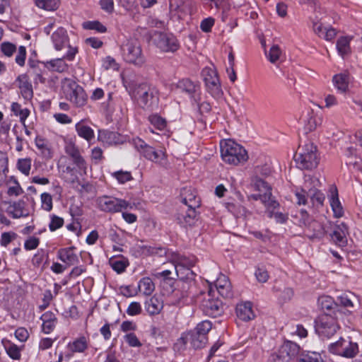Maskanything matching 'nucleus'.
Returning a JSON list of instances; mask_svg holds the SVG:
<instances>
[{
	"instance_id": "nucleus-1",
	"label": "nucleus",
	"mask_w": 362,
	"mask_h": 362,
	"mask_svg": "<svg viewBox=\"0 0 362 362\" xmlns=\"http://www.w3.org/2000/svg\"><path fill=\"white\" fill-rule=\"evenodd\" d=\"M131 96L139 107L146 110H153L158 105V90L146 83L134 86Z\"/></svg>"
},
{
	"instance_id": "nucleus-2",
	"label": "nucleus",
	"mask_w": 362,
	"mask_h": 362,
	"mask_svg": "<svg viewBox=\"0 0 362 362\" xmlns=\"http://www.w3.org/2000/svg\"><path fill=\"white\" fill-rule=\"evenodd\" d=\"M220 148L222 159L228 164L236 165L248 158L246 150L233 140L221 141Z\"/></svg>"
},
{
	"instance_id": "nucleus-3",
	"label": "nucleus",
	"mask_w": 362,
	"mask_h": 362,
	"mask_svg": "<svg viewBox=\"0 0 362 362\" xmlns=\"http://www.w3.org/2000/svg\"><path fill=\"white\" fill-rule=\"evenodd\" d=\"M297 167L302 170H312L319 163V157L316 146L312 143L305 144L300 147L294 156Z\"/></svg>"
},
{
	"instance_id": "nucleus-4",
	"label": "nucleus",
	"mask_w": 362,
	"mask_h": 362,
	"mask_svg": "<svg viewBox=\"0 0 362 362\" xmlns=\"http://www.w3.org/2000/svg\"><path fill=\"white\" fill-rule=\"evenodd\" d=\"M133 145L146 159L163 167L168 164V156L163 149H156L139 138L133 139Z\"/></svg>"
},
{
	"instance_id": "nucleus-5",
	"label": "nucleus",
	"mask_w": 362,
	"mask_h": 362,
	"mask_svg": "<svg viewBox=\"0 0 362 362\" xmlns=\"http://www.w3.org/2000/svg\"><path fill=\"white\" fill-rule=\"evenodd\" d=\"M121 50L123 59L127 63L137 66H141L145 64L146 57L140 42L136 40H129L123 43Z\"/></svg>"
},
{
	"instance_id": "nucleus-6",
	"label": "nucleus",
	"mask_w": 362,
	"mask_h": 362,
	"mask_svg": "<svg viewBox=\"0 0 362 362\" xmlns=\"http://www.w3.org/2000/svg\"><path fill=\"white\" fill-rule=\"evenodd\" d=\"M339 328L337 318L331 315L322 314L315 320V332L322 337L330 338Z\"/></svg>"
},
{
	"instance_id": "nucleus-7",
	"label": "nucleus",
	"mask_w": 362,
	"mask_h": 362,
	"mask_svg": "<svg viewBox=\"0 0 362 362\" xmlns=\"http://www.w3.org/2000/svg\"><path fill=\"white\" fill-rule=\"evenodd\" d=\"M255 188L258 193L250 195L249 199L260 200L268 209H275L278 207L279 203L272 197V189L267 182L262 179H257Z\"/></svg>"
},
{
	"instance_id": "nucleus-8",
	"label": "nucleus",
	"mask_w": 362,
	"mask_h": 362,
	"mask_svg": "<svg viewBox=\"0 0 362 362\" xmlns=\"http://www.w3.org/2000/svg\"><path fill=\"white\" fill-rule=\"evenodd\" d=\"M97 204L101 211L110 213L119 212L128 208L132 209V204L126 200L107 196L98 197Z\"/></svg>"
},
{
	"instance_id": "nucleus-9",
	"label": "nucleus",
	"mask_w": 362,
	"mask_h": 362,
	"mask_svg": "<svg viewBox=\"0 0 362 362\" xmlns=\"http://www.w3.org/2000/svg\"><path fill=\"white\" fill-rule=\"evenodd\" d=\"M213 293V289L210 288L206 293H204L201 308L206 315L216 317L222 313L223 305L219 299L214 297Z\"/></svg>"
},
{
	"instance_id": "nucleus-10",
	"label": "nucleus",
	"mask_w": 362,
	"mask_h": 362,
	"mask_svg": "<svg viewBox=\"0 0 362 362\" xmlns=\"http://www.w3.org/2000/svg\"><path fill=\"white\" fill-rule=\"evenodd\" d=\"M202 75L207 91L212 97L220 98L223 91L216 71L211 68H205L202 71Z\"/></svg>"
},
{
	"instance_id": "nucleus-11",
	"label": "nucleus",
	"mask_w": 362,
	"mask_h": 362,
	"mask_svg": "<svg viewBox=\"0 0 362 362\" xmlns=\"http://www.w3.org/2000/svg\"><path fill=\"white\" fill-rule=\"evenodd\" d=\"M77 52L78 49L76 47H69L66 54L63 57L47 61L45 63V66L51 71L66 72L69 69V66L64 60L72 61Z\"/></svg>"
},
{
	"instance_id": "nucleus-12",
	"label": "nucleus",
	"mask_w": 362,
	"mask_h": 362,
	"mask_svg": "<svg viewBox=\"0 0 362 362\" xmlns=\"http://www.w3.org/2000/svg\"><path fill=\"white\" fill-rule=\"evenodd\" d=\"M329 351L334 354L344 357H354L358 351V345L342 338L329 345Z\"/></svg>"
},
{
	"instance_id": "nucleus-13",
	"label": "nucleus",
	"mask_w": 362,
	"mask_h": 362,
	"mask_svg": "<svg viewBox=\"0 0 362 362\" xmlns=\"http://www.w3.org/2000/svg\"><path fill=\"white\" fill-rule=\"evenodd\" d=\"M156 45L163 52H175L180 45L175 37L169 33H156L153 37Z\"/></svg>"
},
{
	"instance_id": "nucleus-14",
	"label": "nucleus",
	"mask_w": 362,
	"mask_h": 362,
	"mask_svg": "<svg viewBox=\"0 0 362 362\" xmlns=\"http://www.w3.org/2000/svg\"><path fill=\"white\" fill-rule=\"evenodd\" d=\"M172 89L187 93L194 102H198L199 100V84L189 78L180 80L177 83L172 85Z\"/></svg>"
},
{
	"instance_id": "nucleus-15",
	"label": "nucleus",
	"mask_w": 362,
	"mask_h": 362,
	"mask_svg": "<svg viewBox=\"0 0 362 362\" xmlns=\"http://www.w3.org/2000/svg\"><path fill=\"white\" fill-rule=\"evenodd\" d=\"M173 269L175 271V276H177L180 280L183 281L182 285L183 291L181 294V298L184 299L188 296V291L189 290L192 284L191 280L193 279L194 274L191 270V268L182 265L174 264H173Z\"/></svg>"
},
{
	"instance_id": "nucleus-16",
	"label": "nucleus",
	"mask_w": 362,
	"mask_h": 362,
	"mask_svg": "<svg viewBox=\"0 0 362 362\" xmlns=\"http://www.w3.org/2000/svg\"><path fill=\"white\" fill-rule=\"evenodd\" d=\"M320 180L310 175L304 177V183L301 188L297 189L295 192L296 203L298 205L306 204L308 202V191L310 189V185L320 186Z\"/></svg>"
},
{
	"instance_id": "nucleus-17",
	"label": "nucleus",
	"mask_w": 362,
	"mask_h": 362,
	"mask_svg": "<svg viewBox=\"0 0 362 362\" xmlns=\"http://www.w3.org/2000/svg\"><path fill=\"white\" fill-rule=\"evenodd\" d=\"M301 119L303 123L304 132L306 134L315 130L317 127L321 125L322 122L321 115L310 110H308L302 116Z\"/></svg>"
},
{
	"instance_id": "nucleus-18",
	"label": "nucleus",
	"mask_w": 362,
	"mask_h": 362,
	"mask_svg": "<svg viewBox=\"0 0 362 362\" xmlns=\"http://www.w3.org/2000/svg\"><path fill=\"white\" fill-rule=\"evenodd\" d=\"M348 228L344 223H337L330 234L332 240L339 247H344L347 244Z\"/></svg>"
},
{
	"instance_id": "nucleus-19",
	"label": "nucleus",
	"mask_w": 362,
	"mask_h": 362,
	"mask_svg": "<svg viewBox=\"0 0 362 362\" xmlns=\"http://www.w3.org/2000/svg\"><path fill=\"white\" fill-rule=\"evenodd\" d=\"M70 88L69 92L66 93V98L77 107L83 106L87 100V96L83 89L79 86H74Z\"/></svg>"
},
{
	"instance_id": "nucleus-20",
	"label": "nucleus",
	"mask_w": 362,
	"mask_h": 362,
	"mask_svg": "<svg viewBox=\"0 0 362 362\" xmlns=\"http://www.w3.org/2000/svg\"><path fill=\"white\" fill-rule=\"evenodd\" d=\"M16 84L19 88L22 96L26 99H31L33 96L32 83L26 74L18 76L16 80Z\"/></svg>"
},
{
	"instance_id": "nucleus-21",
	"label": "nucleus",
	"mask_w": 362,
	"mask_h": 362,
	"mask_svg": "<svg viewBox=\"0 0 362 362\" xmlns=\"http://www.w3.org/2000/svg\"><path fill=\"white\" fill-rule=\"evenodd\" d=\"M98 139L109 146L124 143L125 138L117 132L107 130L99 131Z\"/></svg>"
},
{
	"instance_id": "nucleus-22",
	"label": "nucleus",
	"mask_w": 362,
	"mask_h": 362,
	"mask_svg": "<svg viewBox=\"0 0 362 362\" xmlns=\"http://www.w3.org/2000/svg\"><path fill=\"white\" fill-rule=\"evenodd\" d=\"M195 209L182 208L177 214L176 219L181 226L187 227L192 226L195 222Z\"/></svg>"
},
{
	"instance_id": "nucleus-23",
	"label": "nucleus",
	"mask_w": 362,
	"mask_h": 362,
	"mask_svg": "<svg viewBox=\"0 0 362 362\" xmlns=\"http://www.w3.org/2000/svg\"><path fill=\"white\" fill-rule=\"evenodd\" d=\"M237 317L242 321H250L255 317L250 302H242L236 305L235 309Z\"/></svg>"
},
{
	"instance_id": "nucleus-24",
	"label": "nucleus",
	"mask_w": 362,
	"mask_h": 362,
	"mask_svg": "<svg viewBox=\"0 0 362 362\" xmlns=\"http://www.w3.org/2000/svg\"><path fill=\"white\" fill-rule=\"evenodd\" d=\"M216 289L223 298H230L233 296L231 285L228 277L221 274L215 281Z\"/></svg>"
},
{
	"instance_id": "nucleus-25",
	"label": "nucleus",
	"mask_w": 362,
	"mask_h": 362,
	"mask_svg": "<svg viewBox=\"0 0 362 362\" xmlns=\"http://www.w3.org/2000/svg\"><path fill=\"white\" fill-rule=\"evenodd\" d=\"M35 144L39 151L40 155L43 158L48 160L52 158V146L47 139L40 136H37L35 139Z\"/></svg>"
},
{
	"instance_id": "nucleus-26",
	"label": "nucleus",
	"mask_w": 362,
	"mask_h": 362,
	"mask_svg": "<svg viewBox=\"0 0 362 362\" xmlns=\"http://www.w3.org/2000/svg\"><path fill=\"white\" fill-rule=\"evenodd\" d=\"M52 40L57 50H61L66 47H71L66 31L59 28L52 35Z\"/></svg>"
},
{
	"instance_id": "nucleus-27",
	"label": "nucleus",
	"mask_w": 362,
	"mask_h": 362,
	"mask_svg": "<svg viewBox=\"0 0 362 362\" xmlns=\"http://www.w3.org/2000/svg\"><path fill=\"white\" fill-rule=\"evenodd\" d=\"M185 342L189 341L192 346L194 349H201L204 347L207 342V336H204L195 333L194 331L187 333L185 337L180 339Z\"/></svg>"
},
{
	"instance_id": "nucleus-28",
	"label": "nucleus",
	"mask_w": 362,
	"mask_h": 362,
	"mask_svg": "<svg viewBox=\"0 0 362 362\" xmlns=\"http://www.w3.org/2000/svg\"><path fill=\"white\" fill-rule=\"evenodd\" d=\"M313 28L316 35L327 41L332 40L337 35L335 29L330 27H325L319 22L314 23Z\"/></svg>"
},
{
	"instance_id": "nucleus-29",
	"label": "nucleus",
	"mask_w": 362,
	"mask_h": 362,
	"mask_svg": "<svg viewBox=\"0 0 362 362\" xmlns=\"http://www.w3.org/2000/svg\"><path fill=\"white\" fill-rule=\"evenodd\" d=\"M42 321V329L45 334H49L53 331L57 323V318L52 312H45L40 317Z\"/></svg>"
},
{
	"instance_id": "nucleus-30",
	"label": "nucleus",
	"mask_w": 362,
	"mask_h": 362,
	"mask_svg": "<svg viewBox=\"0 0 362 362\" xmlns=\"http://www.w3.org/2000/svg\"><path fill=\"white\" fill-rule=\"evenodd\" d=\"M332 81L338 92L344 93L348 90L350 83V76L345 72L338 74L333 76Z\"/></svg>"
},
{
	"instance_id": "nucleus-31",
	"label": "nucleus",
	"mask_w": 362,
	"mask_h": 362,
	"mask_svg": "<svg viewBox=\"0 0 362 362\" xmlns=\"http://www.w3.org/2000/svg\"><path fill=\"white\" fill-rule=\"evenodd\" d=\"M8 213L14 218L26 217L29 215V211L25 208V203L23 201L11 204L8 209Z\"/></svg>"
},
{
	"instance_id": "nucleus-32",
	"label": "nucleus",
	"mask_w": 362,
	"mask_h": 362,
	"mask_svg": "<svg viewBox=\"0 0 362 362\" xmlns=\"http://www.w3.org/2000/svg\"><path fill=\"white\" fill-rule=\"evenodd\" d=\"M279 349L289 358L290 361L298 356L300 350V346L296 342H293L291 341H285Z\"/></svg>"
},
{
	"instance_id": "nucleus-33",
	"label": "nucleus",
	"mask_w": 362,
	"mask_h": 362,
	"mask_svg": "<svg viewBox=\"0 0 362 362\" xmlns=\"http://www.w3.org/2000/svg\"><path fill=\"white\" fill-rule=\"evenodd\" d=\"M163 301L156 296L151 297L145 303V308L151 315H158L163 309Z\"/></svg>"
},
{
	"instance_id": "nucleus-34",
	"label": "nucleus",
	"mask_w": 362,
	"mask_h": 362,
	"mask_svg": "<svg viewBox=\"0 0 362 362\" xmlns=\"http://www.w3.org/2000/svg\"><path fill=\"white\" fill-rule=\"evenodd\" d=\"M319 186L310 185V189L308 191V196L310 198L314 206H320L323 204L325 195L317 187Z\"/></svg>"
},
{
	"instance_id": "nucleus-35",
	"label": "nucleus",
	"mask_w": 362,
	"mask_h": 362,
	"mask_svg": "<svg viewBox=\"0 0 362 362\" xmlns=\"http://www.w3.org/2000/svg\"><path fill=\"white\" fill-rule=\"evenodd\" d=\"M329 202L334 216L337 218L341 217L344 214V211L342 206L339 200L338 192L336 188L332 191Z\"/></svg>"
},
{
	"instance_id": "nucleus-36",
	"label": "nucleus",
	"mask_w": 362,
	"mask_h": 362,
	"mask_svg": "<svg viewBox=\"0 0 362 362\" xmlns=\"http://www.w3.org/2000/svg\"><path fill=\"white\" fill-rule=\"evenodd\" d=\"M352 40L351 37H341L337 42V49L339 54L342 57L351 53L350 42Z\"/></svg>"
},
{
	"instance_id": "nucleus-37",
	"label": "nucleus",
	"mask_w": 362,
	"mask_h": 362,
	"mask_svg": "<svg viewBox=\"0 0 362 362\" xmlns=\"http://www.w3.org/2000/svg\"><path fill=\"white\" fill-rule=\"evenodd\" d=\"M59 259L63 262L73 265L78 262V257L71 248L62 249L58 252Z\"/></svg>"
},
{
	"instance_id": "nucleus-38",
	"label": "nucleus",
	"mask_w": 362,
	"mask_h": 362,
	"mask_svg": "<svg viewBox=\"0 0 362 362\" xmlns=\"http://www.w3.org/2000/svg\"><path fill=\"white\" fill-rule=\"evenodd\" d=\"M76 131L78 135L86 141H89L94 138V132L88 126L85 125L82 122H79L76 124Z\"/></svg>"
},
{
	"instance_id": "nucleus-39",
	"label": "nucleus",
	"mask_w": 362,
	"mask_h": 362,
	"mask_svg": "<svg viewBox=\"0 0 362 362\" xmlns=\"http://www.w3.org/2000/svg\"><path fill=\"white\" fill-rule=\"evenodd\" d=\"M138 288L144 295L150 296L155 289V285L151 279L144 277L139 281Z\"/></svg>"
},
{
	"instance_id": "nucleus-40",
	"label": "nucleus",
	"mask_w": 362,
	"mask_h": 362,
	"mask_svg": "<svg viewBox=\"0 0 362 362\" xmlns=\"http://www.w3.org/2000/svg\"><path fill=\"white\" fill-rule=\"evenodd\" d=\"M265 55L268 60L272 64H276L283 57L281 49L277 45H273L269 52L265 50Z\"/></svg>"
},
{
	"instance_id": "nucleus-41",
	"label": "nucleus",
	"mask_w": 362,
	"mask_h": 362,
	"mask_svg": "<svg viewBox=\"0 0 362 362\" xmlns=\"http://www.w3.org/2000/svg\"><path fill=\"white\" fill-rule=\"evenodd\" d=\"M4 348L8 355L13 360H19L21 356V349L17 345L7 341L4 344Z\"/></svg>"
},
{
	"instance_id": "nucleus-42",
	"label": "nucleus",
	"mask_w": 362,
	"mask_h": 362,
	"mask_svg": "<svg viewBox=\"0 0 362 362\" xmlns=\"http://www.w3.org/2000/svg\"><path fill=\"white\" fill-rule=\"evenodd\" d=\"M69 349L74 352H83L88 347L86 337H81L68 345Z\"/></svg>"
},
{
	"instance_id": "nucleus-43",
	"label": "nucleus",
	"mask_w": 362,
	"mask_h": 362,
	"mask_svg": "<svg viewBox=\"0 0 362 362\" xmlns=\"http://www.w3.org/2000/svg\"><path fill=\"white\" fill-rule=\"evenodd\" d=\"M35 5L47 11L56 10L59 5L58 0H35Z\"/></svg>"
},
{
	"instance_id": "nucleus-44",
	"label": "nucleus",
	"mask_w": 362,
	"mask_h": 362,
	"mask_svg": "<svg viewBox=\"0 0 362 362\" xmlns=\"http://www.w3.org/2000/svg\"><path fill=\"white\" fill-rule=\"evenodd\" d=\"M192 2L191 0H172L170 5L181 12L187 13L191 10Z\"/></svg>"
},
{
	"instance_id": "nucleus-45",
	"label": "nucleus",
	"mask_w": 362,
	"mask_h": 362,
	"mask_svg": "<svg viewBox=\"0 0 362 362\" xmlns=\"http://www.w3.org/2000/svg\"><path fill=\"white\" fill-rule=\"evenodd\" d=\"M11 110L15 115L18 116L21 122H24L29 115V110L26 108L22 109L20 104L13 103L11 105Z\"/></svg>"
},
{
	"instance_id": "nucleus-46",
	"label": "nucleus",
	"mask_w": 362,
	"mask_h": 362,
	"mask_svg": "<svg viewBox=\"0 0 362 362\" xmlns=\"http://www.w3.org/2000/svg\"><path fill=\"white\" fill-rule=\"evenodd\" d=\"M83 27L86 30H95L100 33H105L107 30L106 27L98 21L84 22Z\"/></svg>"
},
{
	"instance_id": "nucleus-47",
	"label": "nucleus",
	"mask_w": 362,
	"mask_h": 362,
	"mask_svg": "<svg viewBox=\"0 0 362 362\" xmlns=\"http://www.w3.org/2000/svg\"><path fill=\"white\" fill-rule=\"evenodd\" d=\"M150 123L158 130H163L166 127V121L164 118L158 115L149 116Z\"/></svg>"
},
{
	"instance_id": "nucleus-48",
	"label": "nucleus",
	"mask_w": 362,
	"mask_h": 362,
	"mask_svg": "<svg viewBox=\"0 0 362 362\" xmlns=\"http://www.w3.org/2000/svg\"><path fill=\"white\" fill-rule=\"evenodd\" d=\"M212 329V323L209 320H204L199 323L195 329V333L206 336L208 332Z\"/></svg>"
},
{
	"instance_id": "nucleus-49",
	"label": "nucleus",
	"mask_w": 362,
	"mask_h": 362,
	"mask_svg": "<svg viewBox=\"0 0 362 362\" xmlns=\"http://www.w3.org/2000/svg\"><path fill=\"white\" fill-rule=\"evenodd\" d=\"M112 175L120 184H124L133 179L129 171L118 170L113 173Z\"/></svg>"
},
{
	"instance_id": "nucleus-50",
	"label": "nucleus",
	"mask_w": 362,
	"mask_h": 362,
	"mask_svg": "<svg viewBox=\"0 0 362 362\" xmlns=\"http://www.w3.org/2000/svg\"><path fill=\"white\" fill-rule=\"evenodd\" d=\"M182 202L185 204V207L189 209H196L199 206V199H197L192 193H190L188 197L185 196L182 198Z\"/></svg>"
},
{
	"instance_id": "nucleus-51",
	"label": "nucleus",
	"mask_w": 362,
	"mask_h": 362,
	"mask_svg": "<svg viewBox=\"0 0 362 362\" xmlns=\"http://www.w3.org/2000/svg\"><path fill=\"white\" fill-rule=\"evenodd\" d=\"M18 169L25 175H28L31 169L30 158H21L17 163Z\"/></svg>"
},
{
	"instance_id": "nucleus-52",
	"label": "nucleus",
	"mask_w": 362,
	"mask_h": 362,
	"mask_svg": "<svg viewBox=\"0 0 362 362\" xmlns=\"http://www.w3.org/2000/svg\"><path fill=\"white\" fill-rule=\"evenodd\" d=\"M64 225V219L57 215H50V223H49V229L50 231H55L62 228Z\"/></svg>"
},
{
	"instance_id": "nucleus-53",
	"label": "nucleus",
	"mask_w": 362,
	"mask_h": 362,
	"mask_svg": "<svg viewBox=\"0 0 362 362\" xmlns=\"http://www.w3.org/2000/svg\"><path fill=\"white\" fill-rule=\"evenodd\" d=\"M317 303L322 310H331L334 305L332 298L328 296H322L318 298Z\"/></svg>"
},
{
	"instance_id": "nucleus-54",
	"label": "nucleus",
	"mask_w": 362,
	"mask_h": 362,
	"mask_svg": "<svg viewBox=\"0 0 362 362\" xmlns=\"http://www.w3.org/2000/svg\"><path fill=\"white\" fill-rule=\"evenodd\" d=\"M42 208L47 211H50L52 209V197L50 194L44 192L40 196Z\"/></svg>"
},
{
	"instance_id": "nucleus-55",
	"label": "nucleus",
	"mask_w": 362,
	"mask_h": 362,
	"mask_svg": "<svg viewBox=\"0 0 362 362\" xmlns=\"http://www.w3.org/2000/svg\"><path fill=\"white\" fill-rule=\"evenodd\" d=\"M124 339L129 346L140 347L142 345L138 337L133 332L124 335Z\"/></svg>"
},
{
	"instance_id": "nucleus-56",
	"label": "nucleus",
	"mask_w": 362,
	"mask_h": 362,
	"mask_svg": "<svg viewBox=\"0 0 362 362\" xmlns=\"http://www.w3.org/2000/svg\"><path fill=\"white\" fill-rule=\"evenodd\" d=\"M215 19L212 17H208L203 19L200 23V28L204 33H209L214 25Z\"/></svg>"
},
{
	"instance_id": "nucleus-57",
	"label": "nucleus",
	"mask_w": 362,
	"mask_h": 362,
	"mask_svg": "<svg viewBox=\"0 0 362 362\" xmlns=\"http://www.w3.org/2000/svg\"><path fill=\"white\" fill-rule=\"evenodd\" d=\"M23 192L20 185L16 181L11 182L7 193L9 196H18Z\"/></svg>"
},
{
	"instance_id": "nucleus-58",
	"label": "nucleus",
	"mask_w": 362,
	"mask_h": 362,
	"mask_svg": "<svg viewBox=\"0 0 362 362\" xmlns=\"http://www.w3.org/2000/svg\"><path fill=\"white\" fill-rule=\"evenodd\" d=\"M142 308L141 304L138 302H132L127 309V313L130 316L138 315L141 314Z\"/></svg>"
},
{
	"instance_id": "nucleus-59",
	"label": "nucleus",
	"mask_w": 362,
	"mask_h": 362,
	"mask_svg": "<svg viewBox=\"0 0 362 362\" xmlns=\"http://www.w3.org/2000/svg\"><path fill=\"white\" fill-rule=\"evenodd\" d=\"M270 362H289V358L286 356L280 349L277 352L272 354L269 357Z\"/></svg>"
},
{
	"instance_id": "nucleus-60",
	"label": "nucleus",
	"mask_w": 362,
	"mask_h": 362,
	"mask_svg": "<svg viewBox=\"0 0 362 362\" xmlns=\"http://www.w3.org/2000/svg\"><path fill=\"white\" fill-rule=\"evenodd\" d=\"M40 243L38 238L31 236L29 237L24 243V247L27 250H34L37 247Z\"/></svg>"
},
{
	"instance_id": "nucleus-61",
	"label": "nucleus",
	"mask_w": 362,
	"mask_h": 362,
	"mask_svg": "<svg viewBox=\"0 0 362 362\" xmlns=\"http://www.w3.org/2000/svg\"><path fill=\"white\" fill-rule=\"evenodd\" d=\"M64 149L66 153H67L72 159L80 153L78 148L72 142L66 143Z\"/></svg>"
},
{
	"instance_id": "nucleus-62",
	"label": "nucleus",
	"mask_w": 362,
	"mask_h": 362,
	"mask_svg": "<svg viewBox=\"0 0 362 362\" xmlns=\"http://www.w3.org/2000/svg\"><path fill=\"white\" fill-rule=\"evenodd\" d=\"M90 158L95 163H99L103 159V151L99 147H95L91 151Z\"/></svg>"
},
{
	"instance_id": "nucleus-63",
	"label": "nucleus",
	"mask_w": 362,
	"mask_h": 362,
	"mask_svg": "<svg viewBox=\"0 0 362 362\" xmlns=\"http://www.w3.org/2000/svg\"><path fill=\"white\" fill-rule=\"evenodd\" d=\"M103 66L105 69H112L114 70H117L119 66L117 64L116 61L112 57L107 56L103 60Z\"/></svg>"
},
{
	"instance_id": "nucleus-64",
	"label": "nucleus",
	"mask_w": 362,
	"mask_h": 362,
	"mask_svg": "<svg viewBox=\"0 0 362 362\" xmlns=\"http://www.w3.org/2000/svg\"><path fill=\"white\" fill-rule=\"evenodd\" d=\"M300 362H322V359L320 354L312 352L301 358Z\"/></svg>"
}]
</instances>
